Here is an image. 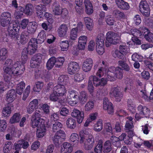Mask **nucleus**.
<instances>
[{"label":"nucleus","mask_w":153,"mask_h":153,"mask_svg":"<svg viewBox=\"0 0 153 153\" xmlns=\"http://www.w3.org/2000/svg\"><path fill=\"white\" fill-rule=\"evenodd\" d=\"M59 96L56 92L53 90V92L50 96V100L51 101L56 102L58 100V97Z\"/></svg>","instance_id":"obj_61"},{"label":"nucleus","mask_w":153,"mask_h":153,"mask_svg":"<svg viewBox=\"0 0 153 153\" xmlns=\"http://www.w3.org/2000/svg\"><path fill=\"white\" fill-rule=\"evenodd\" d=\"M94 103L93 101H89L87 102L85 106V110L86 111H89L94 107Z\"/></svg>","instance_id":"obj_57"},{"label":"nucleus","mask_w":153,"mask_h":153,"mask_svg":"<svg viewBox=\"0 0 153 153\" xmlns=\"http://www.w3.org/2000/svg\"><path fill=\"white\" fill-rule=\"evenodd\" d=\"M113 14L114 16L119 20L125 19L126 17L124 13L118 9L114 10Z\"/></svg>","instance_id":"obj_34"},{"label":"nucleus","mask_w":153,"mask_h":153,"mask_svg":"<svg viewBox=\"0 0 153 153\" xmlns=\"http://www.w3.org/2000/svg\"><path fill=\"white\" fill-rule=\"evenodd\" d=\"M62 125L60 123L56 121L53 124V131L54 132H57L60 130V129L62 128Z\"/></svg>","instance_id":"obj_54"},{"label":"nucleus","mask_w":153,"mask_h":153,"mask_svg":"<svg viewBox=\"0 0 153 153\" xmlns=\"http://www.w3.org/2000/svg\"><path fill=\"white\" fill-rule=\"evenodd\" d=\"M112 144L117 148L121 146V143L119 138L115 136H112L110 138Z\"/></svg>","instance_id":"obj_44"},{"label":"nucleus","mask_w":153,"mask_h":153,"mask_svg":"<svg viewBox=\"0 0 153 153\" xmlns=\"http://www.w3.org/2000/svg\"><path fill=\"white\" fill-rule=\"evenodd\" d=\"M116 3L117 7L123 10H127L130 8L128 3L123 0H117Z\"/></svg>","instance_id":"obj_26"},{"label":"nucleus","mask_w":153,"mask_h":153,"mask_svg":"<svg viewBox=\"0 0 153 153\" xmlns=\"http://www.w3.org/2000/svg\"><path fill=\"white\" fill-rule=\"evenodd\" d=\"M71 115L72 117L77 119V122L79 123H80L82 122L84 117V113L83 111L74 108Z\"/></svg>","instance_id":"obj_15"},{"label":"nucleus","mask_w":153,"mask_h":153,"mask_svg":"<svg viewBox=\"0 0 153 153\" xmlns=\"http://www.w3.org/2000/svg\"><path fill=\"white\" fill-rule=\"evenodd\" d=\"M25 86V83L24 82L21 81L17 85L16 89V93L21 95L23 92Z\"/></svg>","instance_id":"obj_42"},{"label":"nucleus","mask_w":153,"mask_h":153,"mask_svg":"<svg viewBox=\"0 0 153 153\" xmlns=\"http://www.w3.org/2000/svg\"><path fill=\"white\" fill-rule=\"evenodd\" d=\"M66 134L63 131L61 130L57 131L53 137V140L54 145L58 146L65 139Z\"/></svg>","instance_id":"obj_10"},{"label":"nucleus","mask_w":153,"mask_h":153,"mask_svg":"<svg viewBox=\"0 0 153 153\" xmlns=\"http://www.w3.org/2000/svg\"><path fill=\"white\" fill-rule=\"evenodd\" d=\"M128 120L126 121L125 125V129L126 130H128V133L133 134V131L131 130L134 127L133 125V118L131 116L128 117H127Z\"/></svg>","instance_id":"obj_24"},{"label":"nucleus","mask_w":153,"mask_h":153,"mask_svg":"<svg viewBox=\"0 0 153 153\" xmlns=\"http://www.w3.org/2000/svg\"><path fill=\"white\" fill-rule=\"evenodd\" d=\"M148 60H145L143 61L146 67L149 68L150 71H153V61H149Z\"/></svg>","instance_id":"obj_55"},{"label":"nucleus","mask_w":153,"mask_h":153,"mask_svg":"<svg viewBox=\"0 0 153 153\" xmlns=\"http://www.w3.org/2000/svg\"><path fill=\"white\" fill-rule=\"evenodd\" d=\"M80 139L79 142L80 143H83L85 140L84 147L86 150L91 149L94 145V141L93 136L89 134V132L85 131H81L79 133Z\"/></svg>","instance_id":"obj_4"},{"label":"nucleus","mask_w":153,"mask_h":153,"mask_svg":"<svg viewBox=\"0 0 153 153\" xmlns=\"http://www.w3.org/2000/svg\"><path fill=\"white\" fill-rule=\"evenodd\" d=\"M93 60L91 58L86 59L83 62L82 69L85 72L90 71L93 66Z\"/></svg>","instance_id":"obj_18"},{"label":"nucleus","mask_w":153,"mask_h":153,"mask_svg":"<svg viewBox=\"0 0 153 153\" xmlns=\"http://www.w3.org/2000/svg\"><path fill=\"white\" fill-rule=\"evenodd\" d=\"M84 79L83 75L82 73H77L74 75V79L77 82H79Z\"/></svg>","instance_id":"obj_63"},{"label":"nucleus","mask_w":153,"mask_h":153,"mask_svg":"<svg viewBox=\"0 0 153 153\" xmlns=\"http://www.w3.org/2000/svg\"><path fill=\"white\" fill-rule=\"evenodd\" d=\"M33 7L31 4H27L25 8V13L27 15L31 14L33 11Z\"/></svg>","instance_id":"obj_50"},{"label":"nucleus","mask_w":153,"mask_h":153,"mask_svg":"<svg viewBox=\"0 0 153 153\" xmlns=\"http://www.w3.org/2000/svg\"><path fill=\"white\" fill-rule=\"evenodd\" d=\"M68 30V27L66 25H61L57 30L58 35L60 37H64L66 34Z\"/></svg>","instance_id":"obj_30"},{"label":"nucleus","mask_w":153,"mask_h":153,"mask_svg":"<svg viewBox=\"0 0 153 153\" xmlns=\"http://www.w3.org/2000/svg\"><path fill=\"white\" fill-rule=\"evenodd\" d=\"M13 143L10 141L6 142L3 147V151L4 153H9L13 147Z\"/></svg>","instance_id":"obj_41"},{"label":"nucleus","mask_w":153,"mask_h":153,"mask_svg":"<svg viewBox=\"0 0 153 153\" xmlns=\"http://www.w3.org/2000/svg\"><path fill=\"white\" fill-rule=\"evenodd\" d=\"M84 20L88 29L90 30H92L93 26V20L89 17H85L84 18Z\"/></svg>","instance_id":"obj_38"},{"label":"nucleus","mask_w":153,"mask_h":153,"mask_svg":"<svg viewBox=\"0 0 153 153\" xmlns=\"http://www.w3.org/2000/svg\"><path fill=\"white\" fill-rule=\"evenodd\" d=\"M44 30H42L39 33L38 37L37 39L39 42V43H43L45 40L46 39V34Z\"/></svg>","instance_id":"obj_48"},{"label":"nucleus","mask_w":153,"mask_h":153,"mask_svg":"<svg viewBox=\"0 0 153 153\" xmlns=\"http://www.w3.org/2000/svg\"><path fill=\"white\" fill-rule=\"evenodd\" d=\"M20 28L19 23L13 22L10 24L8 28V34L12 39H17L19 37V32Z\"/></svg>","instance_id":"obj_8"},{"label":"nucleus","mask_w":153,"mask_h":153,"mask_svg":"<svg viewBox=\"0 0 153 153\" xmlns=\"http://www.w3.org/2000/svg\"><path fill=\"white\" fill-rule=\"evenodd\" d=\"M40 114L35 112L32 116L31 126L34 128L37 127L36 134L38 138L42 137L46 132L45 120L40 117Z\"/></svg>","instance_id":"obj_1"},{"label":"nucleus","mask_w":153,"mask_h":153,"mask_svg":"<svg viewBox=\"0 0 153 153\" xmlns=\"http://www.w3.org/2000/svg\"><path fill=\"white\" fill-rule=\"evenodd\" d=\"M39 102L38 100L34 99L31 101L27 108V111L28 113L31 114L36 108H38Z\"/></svg>","instance_id":"obj_20"},{"label":"nucleus","mask_w":153,"mask_h":153,"mask_svg":"<svg viewBox=\"0 0 153 153\" xmlns=\"http://www.w3.org/2000/svg\"><path fill=\"white\" fill-rule=\"evenodd\" d=\"M110 93L111 94L114 96L116 101L117 102H120L123 97V94L120 92L118 87L112 88Z\"/></svg>","instance_id":"obj_19"},{"label":"nucleus","mask_w":153,"mask_h":153,"mask_svg":"<svg viewBox=\"0 0 153 153\" xmlns=\"http://www.w3.org/2000/svg\"><path fill=\"white\" fill-rule=\"evenodd\" d=\"M11 20V15L9 12H4L1 13L0 17V22L2 26L5 27L10 24Z\"/></svg>","instance_id":"obj_12"},{"label":"nucleus","mask_w":153,"mask_h":153,"mask_svg":"<svg viewBox=\"0 0 153 153\" xmlns=\"http://www.w3.org/2000/svg\"><path fill=\"white\" fill-rule=\"evenodd\" d=\"M46 10V8L45 5L40 4L36 6V13L37 16L42 18L44 16L43 13Z\"/></svg>","instance_id":"obj_21"},{"label":"nucleus","mask_w":153,"mask_h":153,"mask_svg":"<svg viewBox=\"0 0 153 153\" xmlns=\"http://www.w3.org/2000/svg\"><path fill=\"white\" fill-rule=\"evenodd\" d=\"M54 90L59 96H63L66 91L65 86L59 85L56 86Z\"/></svg>","instance_id":"obj_27"},{"label":"nucleus","mask_w":153,"mask_h":153,"mask_svg":"<svg viewBox=\"0 0 153 153\" xmlns=\"http://www.w3.org/2000/svg\"><path fill=\"white\" fill-rule=\"evenodd\" d=\"M119 51H115L114 54V56L115 57H117L121 60L126 59L125 55H126L129 51V48L126 45H120L119 47Z\"/></svg>","instance_id":"obj_9"},{"label":"nucleus","mask_w":153,"mask_h":153,"mask_svg":"<svg viewBox=\"0 0 153 153\" xmlns=\"http://www.w3.org/2000/svg\"><path fill=\"white\" fill-rule=\"evenodd\" d=\"M38 39L35 38H32L28 43L27 48H24L22 50L21 56V60L23 63H25L27 59V54L30 55L33 54L36 51L37 48V44L39 42Z\"/></svg>","instance_id":"obj_2"},{"label":"nucleus","mask_w":153,"mask_h":153,"mask_svg":"<svg viewBox=\"0 0 153 153\" xmlns=\"http://www.w3.org/2000/svg\"><path fill=\"white\" fill-rule=\"evenodd\" d=\"M7 127V123L5 120H0V131H4Z\"/></svg>","instance_id":"obj_60"},{"label":"nucleus","mask_w":153,"mask_h":153,"mask_svg":"<svg viewBox=\"0 0 153 153\" xmlns=\"http://www.w3.org/2000/svg\"><path fill=\"white\" fill-rule=\"evenodd\" d=\"M67 126L68 128L74 129L76 126V120L72 118H70L66 121Z\"/></svg>","instance_id":"obj_35"},{"label":"nucleus","mask_w":153,"mask_h":153,"mask_svg":"<svg viewBox=\"0 0 153 153\" xmlns=\"http://www.w3.org/2000/svg\"><path fill=\"white\" fill-rule=\"evenodd\" d=\"M84 4L85 8L86 13L88 15H91L93 12V7L91 3L89 0H85Z\"/></svg>","instance_id":"obj_29"},{"label":"nucleus","mask_w":153,"mask_h":153,"mask_svg":"<svg viewBox=\"0 0 153 153\" xmlns=\"http://www.w3.org/2000/svg\"><path fill=\"white\" fill-rule=\"evenodd\" d=\"M72 151L71 144L67 142H64L61 148V153H71Z\"/></svg>","instance_id":"obj_22"},{"label":"nucleus","mask_w":153,"mask_h":153,"mask_svg":"<svg viewBox=\"0 0 153 153\" xmlns=\"http://www.w3.org/2000/svg\"><path fill=\"white\" fill-rule=\"evenodd\" d=\"M21 62H16L13 65L12 67L6 66L4 68V72L9 75H13L14 76L20 75L23 73L25 71V66L22 60Z\"/></svg>","instance_id":"obj_3"},{"label":"nucleus","mask_w":153,"mask_h":153,"mask_svg":"<svg viewBox=\"0 0 153 153\" xmlns=\"http://www.w3.org/2000/svg\"><path fill=\"white\" fill-rule=\"evenodd\" d=\"M43 86V83L39 81L36 82L35 85H34L33 90L34 91L39 92Z\"/></svg>","instance_id":"obj_52"},{"label":"nucleus","mask_w":153,"mask_h":153,"mask_svg":"<svg viewBox=\"0 0 153 153\" xmlns=\"http://www.w3.org/2000/svg\"><path fill=\"white\" fill-rule=\"evenodd\" d=\"M129 34L132 35L131 40L134 44L140 45L141 44V41L138 39L140 36V32L139 30L136 29H131L129 32Z\"/></svg>","instance_id":"obj_13"},{"label":"nucleus","mask_w":153,"mask_h":153,"mask_svg":"<svg viewBox=\"0 0 153 153\" xmlns=\"http://www.w3.org/2000/svg\"><path fill=\"white\" fill-rule=\"evenodd\" d=\"M79 136L76 133H72L70 136V140L71 142L77 143L78 142Z\"/></svg>","instance_id":"obj_58"},{"label":"nucleus","mask_w":153,"mask_h":153,"mask_svg":"<svg viewBox=\"0 0 153 153\" xmlns=\"http://www.w3.org/2000/svg\"><path fill=\"white\" fill-rule=\"evenodd\" d=\"M126 59H125L124 60H122L119 61L118 62V65L119 67H120L122 70H124L126 71H128L130 70V68L128 65L126 63V61H125Z\"/></svg>","instance_id":"obj_37"},{"label":"nucleus","mask_w":153,"mask_h":153,"mask_svg":"<svg viewBox=\"0 0 153 153\" xmlns=\"http://www.w3.org/2000/svg\"><path fill=\"white\" fill-rule=\"evenodd\" d=\"M44 16L47 19L48 22L49 23H52L53 22V20L52 18V15L51 13L46 12L44 14Z\"/></svg>","instance_id":"obj_59"},{"label":"nucleus","mask_w":153,"mask_h":153,"mask_svg":"<svg viewBox=\"0 0 153 153\" xmlns=\"http://www.w3.org/2000/svg\"><path fill=\"white\" fill-rule=\"evenodd\" d=\"M69 80V77L67 75H62L58 78V84L64 86L67 84Z\"/></svg>","instance_id":"obj_32"},{"label":"nucleus","mask_w":153,"mask_h":153,"mask_svg":"<svg viewBox=\"0 0 153 153\" xmlns=\"http://www.w3.org/2000/svg\"><path fill=\"white\" fill-rule=\"evenodd\" d=\"M104 68L101 67L97 73L96 76H93V83L95 86H97L99 85L103 86L107 84V81L104 78H102L101 79H100L104 75Z\"/></svg>","instance_id":"obj_5"},{"label":"nucleus","mask_w":153,"mask_h":153,"mask_svg":"<svg viewBox=\"0 0 153 153\" xmlns=\"http://www.w3.org/2000/svg\"><path fill=\"white\" fill-rule=\"evenodd\" d=\"M11 112V108L10 106H7L3 108L2 111V116L6 117L10 116Z\"/></svg>","instance_id":"obj_47"},{"label":"nucleus","mask_w":153,"mask_h":153,"mask_svg":"<svg viewBox=\"0 0 153 153\" xmlns=\"http://www.w3.org/2000/svg\"><path fill=\"white\" fill-rule=\"evenodd\" d=\"M105 36L103 34H99L96 39V45L98 46H104V41L105 40Z\"/></svg>","instance_id":"obj_33"},{"label":"nucleus","mask_w":153,"mask_h":153,"mask_svg":"<svg viewBox=\"0 0 153 153\" xmlns=\"http://www.w3.org/2000/svg\"><path fill=\"white\" fill-rule=\"evenodd\" d=\"M112 145L110 140H107L105 143L103 147V152L104 153H109L111 150Z\"/></svg>","instance_id":"obj_43"},{"label":"nucleus","mask_w":153,"mask_h":153,"mask_svg":"<svg viewBox=\"0 0 153 153\" xmlns=\"http://www.w3.org/2000/svg\"><path fill=\"white\" fill-rule=\"evenodd\" d=\"M20 118V114L17 113H15L10 119V123L11 124L19 123Z\"/></svg>","instance_id":"obj_40"},{"label":"nucleus","mask_w":153,"mask_h":153,"mask_svg":"<svg viewBox=\"0 0 153 153\" xmlns=\"http://www.w3.org/2000/svg\"><path fill=\"white\" fill-rule=\"evenodd\" d=\"M37 25L36 22H33L30 23L27 27V32L29 34L34 33L36 31Z\"/></svg>","instance_id":"obj_36"},{"label":"nucleus","mask_w":153,"mask_h":153,"mask_svg":"<svg viewBox=\"0 0 153 153\" xmlns=\"http://www.w3.org/2000/svg\"><path fill=\"white\" fill-rule=\"evenodd\" d=\"M44 70L41 68H37L35 70L34 75L36 79L40 77L44 79L46 81L50 79L49 76L47 74H45Z\"/></svg>","instance_id":"obj_16"},{"label":"nucleus","mask_w":153,"mask_h":153,"mask_svg":"<svg viewBox=\"0 0 153 153\" xmlns=\"http://www.w3.org/2000/svg\"><path fill=\"white\" fill-rule=\"evenodd\" d=\"M120 38L117 34L111 31L108 32L106 35V46L108 47L112 44L114 45L117 44L119 42Z\"/></svg>","instance_id":"obj_7"},{"label":"nucleus","mask_w":153,"mask_h":153,"mask_svg":"<svg viewBox=\"0 0 153 153\" xmlns=\"http://www.w3.org/2000/svg\"><path fill=\"white\" fill-rule=\"evenodd\" d=\"M111 67H110L105 75V79L106 80L107 82V81H114L115 80L116 77Z\"/></svg>","instance_id":"obj_31"},{"label":"nucleus","mask_w":153,"mask_h":153,"mask_svg":"<svg viewBox=\"0 0 153 153\" xmlns=\"http://www.w3.org/2000/svg\"><path fill=\"white\" fill-rule=\"evenodd\" d=\"M103 107L104 110H107L109 114H111L114 112V109L112 103L108 101V98L105 97L103 99Z\"/></svg>","instance_id":"obj_17"},{"label":"nucleus","mask_w":153,"mask_h":153,"mask_svg":"<svg viewBox=\"0 0 153 153\" xmlns=\"http://www.w3.org/2000/svg\"><path fill=\"white\" fill-rule=\"evenodd\" d=\"M8 51L5 48H3L0 50V61H3L7 57Z\"/></svg>","instance_id":"obj_45"},{"label":"nucleus","mask_w":153,"mask_h":153,"mask_svg":"<svg viewBox=\"0 0 153 153\" xmlns=\"http://www.w3.org/2000/svg\"><path fill=\"white\" fill-rule=\"evenodd\" d=\"M145 35V38L147 41L153 43V33L148 32Z\"/></svg>","instance_id":"obj_62"},{"label":"nucleus","mask_w":153,"mask_h":153,"mask_svg":"<svg viewBox=\"0 0 153 153\" xmlns=\"http://www.w3.org/2000/svg\"><path fill=\"white\" fill-rule=\"evenodd\" d=\"M79 68V64L76 62L72 61L68 63L67 71L69 74L73 75L78 71Z\"/></svg>","instance_id":"obj_14"},{"label":"nucleus","mask_w":153,"mask_h":153,"mask_svg":"<svg viewBox=\"0 0 153 153\" xmlns=\"http://www.w3.org/2000/svg\"><path fill=\"white\" fill-rule=\"evenodd\" d=\"M139 10L143 15L148 17L150 13L149 5L146 0H142L139 4Z\"/></svg>","instance_id":"obj_11"},{"label":"nucleus","mask_w":153,"mask_h":153,"mask_svg":"<svg viewBox=\"0 0 153 153\" xmlns=\"http://www.w3.org/2000/svg\"><path fill=\"white\" fill-rule=\"evenodd\" d=\"M102 120H99L95 124L94 130L96 131L99 132L102 130Z\"/></svg>","instance_id":"obj_46"},{"label":"nucleus","mask_w":153,"mask_h":153,"mask_svg":"<svg viewBox=\"0 0 153 153\" xmlns=\"http://www.w3.org/2000/svg\"><path fill=\"white\" fill-rule=\"evenodd\" d=\"M87 37L85 36H81L79 39L78 48L79 50H84L86 44Z\"/></svg>","instance_id":"obj_23"},{"label":"nucleus","mask_w":153,"mask_h":153,"mask_svg":"<svg viewBox=\"0 0 153 153\" xmlns=\"http://www.w3.org/2000/svg\"><path fill=\"white\" fill-rule=\"evenodd\" d=\"M77 29L76 28H72L70 33V39L73 40H75L77 38Z\"/></svg>","instance_id":"obj_53"},{"label":"nucleus","mask_w":153,"mask_h":153,"mask_svg":"<svg viewBox=\"0 0 153 153\" xmlns=\"http://www.w3.org/2000/svg\"><path fill=\"white\" fill-rule=\"evenodd\" d=\"M131 59L134 62H141L143 59V57L137 53H135L132 55Z\"/></svg>","instance_id":"obj_56"},{"label":"nucleus","mask_w":153,"mask_h":153,"mask_svg":"<svg viewBox=\"0 0 153 153\" xmlns=\"http://www.w3.org/2000/svg\"><path fill=\"white\" fill-rule=\"evenodd\" d=\"M106 22L108 25L111 26L114 25L115 20L114 18L111 16L106 17Z\"/></svg>","instance_id":"obj_64"},{"label":"nucleus","mask_w":153,"mask_h":153,"mask_svg":"<svg viewBox=\"0 0 153 153\" xmlns=\"http://www.w3.org/2000/svg\"><path fill=\"white\" fill-rule=\"evenodd\" d=\"M16 94V91L14 89H12L9 91L6 94V101L8 103L13 102L14 100V96Z\"/></svg>","instance_id":"obj_28"},{"label":"nucleus","mask_w":153,"mask_h":153,"mask_svg":"<svg viewBox=\"0 0 153 153\" xmlns=\"http://www.w3.org/2000/svg\"><path fill=\"white\" fill-rule=\"evenodd\" d=\"M55 57H52L48 60L46 64V66L48 70L51 69L53 66L55 65Z\"/></svg>","instance_id":"obj_39"},{"label":"nucleus","mask_w":153,"mask_h":153,"mask_svg":"<svg viewBox=\"0 0 153 153\" xmlns=\"http://www.w3.org/2000/svg\"><path fill=\"white\" fill-rule=\"evenodd\" d=\"M55 67L60 68L63 65L65 59L63 57H59L57 58H55Z\"/></svg>","instance_id":"obj_49"},{"label":"nucleus","mask_w":153,"mask_h":153,"mask_svg":"<svg viewBox=\"0 0 153 153\" xmlns=\"http://www.w3.org/2000/svg\"><path fill=\"white\" fill-rule=\"evenodd\" d=\"M59 45L62 51H67L69 47V42L67 40L61 41Z\"/></svg>","instance_id":"obj_51"},{"label":"nucleus","mask_w":153,"mask_h":153,"mask_svg":"<svg viewBox=\"0 0 153 153\" xmlns=\"http://www.w3.org/2000/svg\"><path fill=\"white\" fill-rule=\"evenodd\" d=\"M79 95L77 91L72 89L68 90L67 100L71 106L76 105L79 101Z\"/></svg>","instance_id":"obj_6"},{"label":"nucleus","mask_w":153,"mask_h":153,"mask_svg":"<svg viewBox=\"0 0 153 153\" xmlns=\"http://www.w3.org/2000/svg\"><path fill=\"white\" fill-rule=\"evenodd\" d=\"M112 68V71L114 74L116 78H117L118 79H121L123 77V71L122 68L119 67L116 68L114 66H111Z\"/></svg>","instance_id":"obj_25"}]
</instances>
